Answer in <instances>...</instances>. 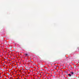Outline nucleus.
<instances>
[{
    "instance_id": "1",
    "label": "nucleus",
    "mask_w": 79,
    "mask_h": 79,
    "mask_svg": "<svg viewBox=\"0 0 79 79\" xmlns=\"http://www.w3.org/2000/svg\"><path fill=\"white\" fill-rule=\"evenodd\" d=\"M25 56H29V55L27 53H25Z\"/></svg>"
},
{
    "instance_id": "2",
    "label": "nucleus",
    "mask_w": 79,
    "mask_h": 79,
    "mask_svg": "<svg viewBox=\"0 0 79 79\" xmlns=\"http://www.w3.org/2000/svg\"><path fill=\"white\" fill-rule=\"evenodd\" d=\"M71 74H72V75H74V72H71Z\"/></svg>"
},
{
    "instance_id": "3",
    "label": "nucleus",
    "mask_w": 79,
    "mask_h": 79,
    "mask_svg": "<svg viewBox=\"0 0 79 79\" xmlns=\"http://www.w3.org/2000/svg\"><path fill=\"white\" fill-rule=\"evenodd\" d=\"M68 75L70 77H71V74H68Z\"/></svg>"
}]
</instances>
